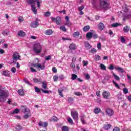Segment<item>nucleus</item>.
I'll use <instances>...</instances> for the list:
<instances>
[{
  "label": "nucleus",
  "instance_id": "11",
  "mask_svg": "<svg viewBox=\"0 0 131 131\" xmlns=\"http://www.w3.org/2000/svg\"><path fill=\"white\" fill-rule=\"evenodd\" d=\"M102 96L105 99H108V97L110 96V93L107 91H104L102 93Z\"/></svg>",
  "mask_w": 131,
  "mask_h": 131
},
{
  "label": "nucleus",
  "instance_id": "19",
  "mask_svg": "<svg viewBox=\"0 0 131 131\" xmlns=\"http://www.w3.org/2000/svg\"><path fill=\"white\" fill-rule=\"evenodd\" d=\"M94 112L95 114H99L101 112V108L99 107H96L94 110Z\"/></svg>",
  "mask_w": 131,
  "mask_h": 131
},
{
  "label": "nucleus",
  "instance_id": "5",
  "mask_svg": "<svg viewBox=\"0 0 131 131\" xmlns=\"http://www.w3.org/2000/svg\"><path fill=\"white\" fill-rule=\"evenodd\" d=\"M33 67H35V68H37V69H38V71H40V70H43L45 68V66L43 65H41L40 63H34L33 64Z\"/></svg>",
  "mask_w": 131,
  "mask_h": 131
},
{
  "label": "nucleus",
  "instance_id": "42",
  "mask_svg": "<svg viewBox=\"0 0 131 131\" xmlns=\"http://www.w3.org/2000/svg\"><path fill=\"white\" fill-rule=\"evenodd\" d=\"M118 26H119V24L117 23L112 24V27H117Z\"/></svg>",
  "mask_w": 131,
  "mask_h": 131
},
{
  "label": "nucleus",
  "instance_id": "32",
  "mask_svg": "<svg viewBox=\"0 0 131 131\" xmlns=\"http://www.w3.org/2000/svg\"><path fill=\"white\" fill-rule=\"evenodd\" d=\"M123 92L124 94L126 95V94H128V89H127L126 88H124L123 89Z\"/></svg>",
  "mask_w": 131,
  "mask_h": 131
},
{
  "label": "nucleus",
  "instance_id": "46",
  "mask_svg": "<svg viewBox=\"0 0 131 131\" xmlns=\"http://www.w3.org/2000/svg\"><path fill=\"white\" fill-rule=\"evenodd\" d=\"M68 101L69 102V103H71L72 102H73V98L71 97H69L68 98Z\"/></svg>",
  "mask_w": 131,
  "mask_h": 131
},
{
  "label": "nucleus",
  "instance_id": "63",
  "mask_svg": "<svg viewBox=\"0 0 131 131\" xmlns=\"http://www.w3.org/2000/svg\"><path fill=\"white\" fill-rule=\"evenodd\" d=\"M91 52L92 53H96V52H97V49L93 48L91 49Z\"/></svg>",
  "mask_w": 131,
  "mask_h": 131
},
{
  "label": "nucleus",
  "instance_id": "43",
  "mask_svg": "<svg viewBox=\"0 0 131 131\" xmlns=\"http://www.w3.org/2000/svg\"><path fill=\"white\" fill-rule=\"evenodd\" d=\"M84 9V6L82 5L79 7H78V11H82Z\"/></svg>",
  "mask_w": 131,
  "mask_h": 131
},
{
  "label": "nucleus",
  "instance_id": "52",
  "mask_svg": "<svg viewBox=\"0 0 131 131\" xmlns=\"http://www.w3.org/2000/svg\"><path fill=\"white\" fill-rule=\"evenodd\" d=\"M12 73H15L16 71V69H15V67H13L11 69Z\"/></svg>",
  "mask_w": 131,
  "mask_h": 131
},
{
  "label": "nucleus",
  "instance_id": "33",
  "mask_svg": "<svg viewBox=\"0 0 131 131\" xmlns=\"http://www.w3.org/2000/svg\"><path fill=\"white\" fill-rule=\"evenodd\" d=\"M42 80L41 78H40L39 79L36 78L33 79V81L36 83L41 82Z\"/></svg>",
  "mask_w": 131,
  "mask_h": 131
},
{
  "label": "nucleus",
  "instance_id": "35",
  "mask_svg": "<svg viewBox=\"0 0 131 131\" xmlns=\"http://www.w3.org/2000/svg\"><path fill=\"white\" fill-rule=\"evenodd\" d=\"M100 68L102 70H106V66H105L103 63L100 64Z\"/></svg>",
  "mask_w": 131,
  "mask_h": 131
},
{
  "label": "nucleus",
  "instance_id": "55",
  "mask_svg": "<svg viewBox=\"0 0 131 131\" xmlns=\"http://www.w3.org/2000/svg\"><path fill=\"white\" fill-rule=\"evenodd\" d=\"M74 95H75L76 96H80V95H81V93H80V92H74Z\"/></svg>",
  "mask_w": 131,
  "mask_h": 131
},
{
  "label": "nucleus",
  "instance_id": "21",
  "mask_svg": "<svg viewBox=\"0 0 131 131\" xmlns=\"http://www.w3.org/2000/svg\"><path fill=\"white\" fill-rule=\"evenodd\" d=\"M41 83H42L41 87L45 90H46L47 86H48V84H47V81H44L42 82Z\"/></svg>",
  "mask_w": 131,
  "mask_h": 131
},
{
  "label": "nucleus",
  "instance_id": "31",
  "mask_svg": "<svg viewBox=\"0 0 131 131\" xmlns=\"http://www.w3.org/2000/svg\"><path fill=\"white\" fill-rule=\"evenodd\" d=\"M77 78V75H75V74H72L71 79L72 80H75V79Z\"/></svg>",
  "mask_w": 131,
  "mask_h": 131
},
{
  "label": "nucleus",
  "instance_id": "10",
  "mask_svg": "<svg viewBox=\"0 0 131 131\" xmlns=\"http://www.w3.org/2000/svg\"><path fill=\"white\" fill-rule=\"evenodd\" d=\"M39 25L38 22L37 21H32L30 24L31 27L33 28H36Z\"/></svg>",
  "mask_w": 131,
  "mask_h": 131
},
{
  "label": "nucleus",
  "instance_id": "58",
  "mask_svg": "<svg viewBox=\"0 0 131 131\" xmlns=\"http://www.w3.org/2000/svg\"><path fill=\"white\" fill-rule=\"evenodd\" d=\"M52 119L54 121H58V118L56 117H53Z\"/></svg>",
  "mask_w": 131,
  "mask_h": 131
},
{
  "label": "nucleus",
  "instance_id": "29",
  "mask_svg": "<svg viewBox=\"0 0 131 131\" xmlns=\"http://www.w3.org/2000/svg\"><path fill=\"white\" fill-rule=\"evenodd\" d=\"M18 93L20 96H24V92L21 89L18 91Z\"/></svg>",
  "mask_w": 131,
  "mask_h": 131
},
{
  "label": "nucleus",
  "instance_id": "13",
  "mask_svg": "<svg viewBox=\"0 0 131 131\" xmlns=\"http://www.w3.org/2000/svg\"><path fill=\"white\" fill-rule=\"evenodd\" d=\"M84 43L85 45L86 50H90V49L92 48V46H91V45H90V43H89V42L85 41Z\"/></svg>",
  "mask_w": 131,
  "mask_h": 131
},
{
  "label": "nucleus",
  "instance_id": "45",
  "mask_svg": "<svg viewBox=\"0 0 131 131\" xmlns=\"http://www.w3.org/2000/svg\"><path fill=\"white\" fill-rule=\"evenodd\" d=\"M97 48L98 49V50L102 49V45H101V43H99L97 44Z\"/></svg>",
  "mask_w": 131,
  "mask_h": 131
},
{
  "label": "nucleus",
  "instance_id": "12",
  "mask_svg": "<svg viewBox=\"0 0 131 131\" xmlns=\"http://www.w3.org/2000/svg\"><path fill=\"white\" fill-rule=\"evenodd\" d=\"M104 28H105V26L103 23H100L98 25V29L99 30H104Z\"/></svg>",
  "mask_w": 131,
  "mask_h": 131
},
{
  "label": "nucleus",
  "instance_id": "40",
  "mask_svg": "<svg viewBox=\"0 0 131 131\" xmlns=\"http://www.w3.org/2000/svg\"><path fill=\"white\" fill-rule=\"evenodd\" d=\"M45 17H50L51 16V12L48 11L45 13Z\"/></svg>",
  "mask_w": 131,
  "mask_h": 131
},
{
  "label": "nucleus",
  "instance_id": "30",
  "mask_svg": "<svg viewBox=\"0 0 131 131\" xmlns=\"http://www.w3.org/2000/svg\"><path fill=\"white\" fill-rule=\"evenodd\" d=\"M69 48L70 50H75V44H71Z\"/></svg>",
  "mask_w": 131,
  "mask_h": 131
},
{
  "label": "nucleus",
  "instance_id": "48",
  "mask_svg": "<svg viewBox=\"0 0 131 131\" xmlns=\"http://www.w3.org/2000/svg\"><path fill=\"white\" fill-rule=\"evenodd\" d=\"M113 131H120V128L118 127H115L113 129Z\"/></svg>",
  "mask_w": 131,
  "mask_h": 131
},
{
  "label": "nucleus",
  "instance_id": "24",
  "mask_svg": "<svg viewBox=\"0 0 131 131\" xmlns=\"http://www.w3.org/2000/svg\"><path fill=\"white\" fill-rule=\"evenodd\" d=\"M59 28L60 30H62V31H63V32H66V31H67V29H66L65 26H61Z\"/></svg>",
  "mask_w": 131,
  "mask_h": 131
},
{
  "label": "nucleus",
  "instance_id": "18",
  "mask_svg": "<svg viewBox=\"0 0 131 131\" xmlns=\"http://www.w3.org/2000/svg\"><path fill=\"white\" fill-rule=\"evenodd\" d=\"M17 34L18 36H20V37L25 36V35H26V34L25 33V32H23V31H19L18 32Z\"/></svg>",
  "mask_w": 131,
  "mask_h": 131
},
{
  "label": "nucleus",
  "instance_id": "16",
  "mask_svg": "<svg viewBox=\"0 0 131 131\" xmlns=\"http://www.w3.org/2000/svg\"><path fill=\"white\" fill-rule=\"evenodd\" d=\"M31 10L32 11V12H33V13L36 15V14H37V9H36V8L35 7H34V5H32L31 6Z\"/></svg>",
  "mask_w": 131,
  "mask_h": 131
},
{
  "label": "nucleus",
  "instance_id": "60",
  "mask_svg": "<svg viewBox=\"0 0 131 131\" xmlns=\"http://www.w3.org/2000/svg\"><path fill=\"white\" fill-rule=\"evenodd\" d=\"M30 69L32 72H37L36 70L35 69H34L33 68H30Z\"/></svg>",
  "mask_w": 131,
  "mask_h": 131
},
{
  "label": "nucleus",
  "instance_id": "53",
  "mask_svg": "<svg viewBox=\"0 0 131 131\" xmlns=\"http://www.w3.org/2000/svg\"><path fill=\"white\" fill-rule=\"evenodd\" d=\"M121 41L122 43H124V42H125V39H124V37H121Z\"/></svg>",
  "mask_w": 131,
  "mask_h": 131
},
{
  "label": "nucleus",
  "instance_id": "2",
  "mask_svg": "<svg viewBox=\"0 0 131 131\" xmlns=\"http://www.w3.org/2000/svg\"><path fill=\"white\" fill-rule=\"evenodd\" d=\"M33 50L36 54H40L42 49L40 43H36L34 45Z\"/></svg>",
  "mask_w": 131,
  "mask_h": 131
},
{
  "label": "nucleus",
  "instance_id": "54",
  "mask_svg": "<svg viewBox=\"0 0 131 131\" xmlns=\"http://www.w3.org/2000/svg\"><path fill=\"white\" fill-rule=\"evenodd\" d=\"M108 69H110V70H114V67L113 65L111 64L108 68Z\"/></svg>",
  "mask_w": 131,
  "mask_h": 131
},
{
  "label": "nucleus",
  "instance_id": "47",
  "mask_svg": "<svg viewBox=\"0 0 131 131\" xmlns=\"http://www.w3.org/2000/svg\"><path fill=\"white\" fill-rule=\"evenodd\" d=\"M41 92H42V93H44V94H49L50 93V91L48 90H45L43 89H41Z\"/></svg>",
  "mask_w": 131,
  "mask_h": 131
},
{
  "label": "nucleus",
  "instance_id": "56",
  "mask_svg": "<svg viewBox=\"0 0 131 131\" xmlns=\"http://www.w3.org/2000/svg\"><path fill=\"white\" fill-rule=\"evenodd\" d=\"M3 35H8V31H3L2 32Z\"/></svg>",
  "mask_w": 131,
  "mask_h": 131
},
{
  "label": "nucleus",
  "instance_id": "27",
  "mask_svg": "<svg viewBox=\"0 0 131 131\" xmlns=\"http://www.w3.org/2000/svg\"><path fill=\"white\" fill-rule=\"evenodd\" d=\"M73 36L74 37H75V38H78V36H79V32H76L73 33Z\"/></svg>",
  "mask_w": 131,
  "mask_h": 131
},
{
  "label": "nucleus",
  "instance_id": "44",
  "mask_svg": "<svg viewBox=\"0 0 131 131\" xmlns=\"http://www.w3.org/2000/svg\"><path fill=\"white\" fill-rule=\"evenodd\" d=\"M100 58H101V57H100V56L96 55L95 60V61H99V60H100Z\"/></svg>",
  "mask_w": 131,
  "mask_h": 131
},
{
  "label": "nucleus",
  "instance_id": "61",
  "mask_svg": "<svg viewBox=\"0 0 131 131\" xmlns=\"http://www.w3.org/2000/svg\"><path fill=\"white\" fill-rule=\"evenodd\" d=\"M88 63H89V62L85 60L83 61V64L84 66H86V65H88Z\"/></svg>",
  "mask_w": 131,
  "mask_h": 131
},
{
  "label": "nucleus",
  "instance_id": "26",
  "mask_svg": "<svg viewBox=\"0 0 131 131\" xmlns=\"http://www.w3.org/2000/svg\"><path fill=\"white\" fill-rule=\"evenodd\" d=\"M63 24L67 26H71V23L70 20H66V21H64Z\"/></svg>",
  "mask_w": 131,
  "mask_h": 131
},
{
  "label": "nucleus",
  "instance_id": "64",
  "mask_svg": "<svg viewBox=\"0 0 131 131\" xmlns=\"http://www.w3.org/2000/svg\"><path fill=\"white\" fill-rule=\"evenodd\" d=\"M71 67H72V68H75V64L74 63H72L71 64Z\"/></svg>",
  "mask_w": 131,
  "mask_h": 131
},
{
  "label": "nucleus",
  "instance_id": "4",
  "mask_svg": "<svg viewBox=\"0 0 131 131\" xmlns=\"http://www.w3.org/2000/svg\"><path fill=\"white\" fill-rule=\"evenodd\" d=\"M27 3L29 4L30 5H31V4H35V3H37V8H40V4L42 3V1L41 0H27Z\"/></svg>",
  "mask_w": 131,
  "mask_h": 131
},
{
  "label": "nucleus",
  "instance_id": "15",
  "mask_svg": "<svg viewBox=\"0 0 131 131\" xmlns=\"http://www.w3.org/2000/svg\"><path fill=\"white\" fill-rule=\"evenodd\" d=\"M58 92L59 93V96H60L61 97H62V98H63V97H64V96L63 95V94H62V93H63V92H64V89H63V88H59L58 90Z\"/></svg>",
  "mask_w": 131,
  "mask_h": 131
},
{
  "label": "nucleus",
  "instance_id": "62",
  "mask_svg": "<svg viewBox=\"0 0 131 131\" xmlns=\"http://www.w3.org/2000/svg\"><path fill=\"white\" fill-rule=\"evenodd\" d=\"M52 71L53 72H54V73H56V72H57V69H56V68L53 67L52 68Z\"/></svg>",
  "mask_w": 131,
  "mask_h": 131
},
{
  "label": "nucleus",
  "instance_id": "22",
  "mask_svg": "<svg viewBox=\"0 0 131 131\" xmlns=\"http://www.w3.org/2000/svg\"><path fill=\"white\" fill-rule=\"evenodd\" d=\"M111 126L112 125L111 124H104L103 125V128H104V129H106V130H108V129H109V128H110Z\"/></svg>",
  "mask_w": 131,
  "mask_h": 131
},
{
  "label": "nucleus",
  "instance_id": "37",
  "mask_svg": "<svg viewBox=\"0 0 131 131\" xmlns=\"http://www.w3.org/2000/svg\"><path fill=\"white\" fill-rule=\"evenodd\" d=\"M9 71H4L3 73V75H4L5 76H9Z\"/></svg>",
  "mask_w": 131,
  "mask_h": 131
},
{
  "label": "nucleus",
  "instance_id": "9",
  "mask_svg": "<svg viewBox=\"0 0 131 131\" xmlns=\"http://www.w3.org/2000/svg\"><path fill=\"white\" fill-rule=\"evenodd\" d=\"M105 113L108 116H112L114 114L113 110L110 108H107L105 110Z\"/></svg>",
  "mask_w": 131,
  "mask_h": 131
},
{
  "label": "nucleus",
  "instance_id": "17",
  "mask_svg": "<svg viewBox=\"0 0 131 131\" xmlns=\"http://www.w3.org/2000/svg\"><path fill=\"white\" fill-rule=\"evenodd\" d=\"M86 37H87L88 39H91V38L93 37V33L91 32L87 33L86 34Z\"/></svg>",
  "mask_w": 131,
  "mask_h": 131
},
{
  "label": "nucleus",
  "instance_id": "3",
  "mask_svg": "<svg viewBox=\"0 0 131 131\" xmlns=\"http://www.w3.org/2000/svg\"><path fill=\"white\" fill-rule=\"evenodd\" d=\"M100 6L101 9H109V3L107 0H100Z\"/></svg>",
  "mask_w": 131,
  "mask_h": 131
},
{
  "label": "nucleus",
  "instance_id": "20",
  "mask_svg": "<svg viewBox=\"0 0 131 131\" xmlns=\"http://www.w3.org/2000/svg\"><path fill=\"white\" fill-rule=\"evenodd\" d=\"M45 34H46V35H51V34H53V30H47L45 31Z\"/></svg>",
  "mask_w": 131,
  "mask_h": 131
},
{
  "label": "nucleus",
  "instance_id": "51",
  "mask_svg": "<svg viewBox=\"0 0 131 131\" xmlns=\"http://www.w3.org/2000/svg\"><path fill=\"white\" fill-rule=\"evenodd\" d=\"M35 91L36 93H39V92H40V90L39 89V88H37V87H35Z\"/></svg>",
  "mask_w": 131,
  "mask_h": 131
},
{
  "label": "nucleus",
  "instance_id": "23",
  "mask_svg": "<svg viewBox=\"0 0 131 131\" xmlns=\"http://www.w3.org/2000/svg\"><path fill=\"white\" fill-rule=\"evenodd\" d=\"M129 26H125L123 28L124 32H128V31H129Z\"/></svg>",
  "mask_w": 131,
  "mask_h": 131
},
{
  "label": "nucleus",
  "instance_id": "1",
  "mask_svg": "<svg viewBox=\"0 0 131 131\" xmlns=\"http://www.w3.org/2000/svg\"><path fill=\"white\" fill-rule=\"evenodd\" d=\"M9 97V93L3 89H0V101L5 102L6 98Z\"/></svg>",
  "mask_w": 131,
  "mask_h": 131
},
{
  "label": "nucleus",
  "instance_id": "38",
  "mask_svg": "<svg viewBox=\"0 0 131 131\" xmlns=\"http://www.w3.org/2000/svg\"><path fill=\"white\" fill-rule=\"evenodd\" d=\"M24 20V18H23V17L22 16H19L18 17V21L20 23H22V22H23V21Z\"/></svg>",
  "mask_w": 131,
  "mask_h": 131
},
{
  "label": "nucleus",
  "instance_id": "14",
  "mask_svg": "<svg viewBox=\"0 0 131 131\" xmlns=\"http://www.w3.org/2000/svg\"><path fill=\"white\" fill-rule=\"evenodd\" d=\"M115 69H116V70H118V71H119V72H120L121 73H123V72H124V69L119 67H115Z\"/></svg>",
  "mask_w": 131,
  "mask_h": 131
},
{
  "label": "nucleus",
  "instance_id": "28",
  "mask_svg": "<svg viewBox=\"0 0 131 131\" xmlns=\"http://www.w3.org/2000/svg\"><path fill=\"white\" fill-rule=\"evenodd\" d=\"M113 75L114 77V78L116 80H120V78H119V76L116 75L114 73H113Z\"/></svg>",
  "mask_w": 131,
  "mask_h": 131
},
{
  "label": "nucleus",
  "instance_id": "36",
  "mask_svg": "<svg viewBox=\"0 0 131 131\" xmlns=\"http://www.w3.org/2000/svg\"><path fill=\"white\" fill-rule=\"evenodd\" d=\"M16 130H22V127L20 125H18L16 126Z\"/></svg>",
  "mask_w": 131,
  "mask_h": 131
},
{
  "label": "nucleus",
  "instance_id": "39",
  "mask_svg": "<svg viewBox=\"0 0 131 131\" xmlns=\"http://www.w3.org/2000/svg\"><path fill=\"white\" fill-rule=\"evenodd\" d=\"M25 114H29L30 113V110H29L28 108H26L25 110Z\"/></svg>",
  "mask_w": 131,
  "mask_h": 131
},
{
  "label": "nucleus",
  "instance_id": "34",
  "mask_svg": "<svg viewBox=\"0 0 131 131\" xmlns=\"http://www.w3.org/2000/svg\"><path fill=\"white\" fill-rule=\"evenodd\" d=\"M62 131H69V129L68 128V127L66 126H63L61 129Z\"/></svg>",
  "mask_w": 131,
  "mask_h": 131
},
{
  "label": "nucleus",
  "instance_id": "25",
  "mask_svg": "<svg viewBox=\"0 0 131 131\" xmlns=\"http://www.w3.org/2000/svg\"><path fill=\"white\" fill-rule=\"evenodd\" d=\"M90 26H85L83 28V31H85V32L89 31V30H90Z\"/></svg>",
  "mask_w": 131,
  "mask_h": 131
},
{
  "label": "nucleus",
  "instance_id": "41",
  "mask_svg": "<svg viewBox=\"0 0 131 131\" xmlns=\"http://www.w3.org/2000/svg\"><path fill=\"white\" fill-rule=\"evenodd\" d=\"M68 121L69 123H71V124H73V120H72V119H71V118H69L68 119Z\"/></svg>",
  "mask_w": 131,
  "mask_h": 131
},
{
  "label": "nucleus",
  "instance_id": "49",
  "mask_svg": "<svg viewBox=\"0 0 131 131\" xmlns=\"http://www.w3.org/2000/svg\"><path fill=\"white\" fill-rule=\"evenodd\" d=\"M14 113H19V109H15L12 113V114H14Z\"/></svg>",
  "mask_w": 131,
  "mask_h": 131
},
{
  "label": "nucleus",
  "instance_id": "8",
  "mask_svg": "<svg viewBox=\"0 0 131 131\" xmlns=\"http://www.w3.org/2000/svg\"><path fill=\"white\" fill-rule=\"evenodd\" d=\"M51 19L53 22H55L57 25H60L61 24V17L59 16H58L56 18L52 17Z\"/></svg>",
  "mask_w": 131,
  "mask_h": 131
},
{
  "label": "nucleus",
  "instance_id": "57",
  "mask_svg": "<svg viewBox=\"0 0 131 131\" xmlns=\"http://www.w3.org/2000/svg\"><path fill=\"white\" fill-rule=\"evenodd\" d=\"M92 37L93 38H98V35H97V34H92Z\"/></svg>",
  "mask_w": 131,
  "mask_h": 131
},
{
  "label": "nucleus",
  "instance_id": "50",
  "mask_svg": "<svg viewBox=\"0 0 131 131\" xmlns=\"http://www.w3.org/2000/svg\"><path fill=\"white\" fill-rule=\"evenodd\" d=\"M52 59V57L50 55H49L48 56H47L45 58V60H46V61H49V60H51Z\"/></svg>",
  "mask_w": 131,
  "mask_h": 131
},
{
  "label": "nucleus",
  "instance_id": "59",
  "mask_svg": "<svg viewBox=\"0 0 131 131\" xmlns=\"http://www.w3.org/2000/svg\"><path fill=\"white\" fill-rule=\"evenodd\" d=\"M58 77L57 76H54L53 77V79L55 81H57V80H58Z\"/></svg>",
  "mask_w": 131,
  "mask_h": 131
},
{
  "label": "nucleus",
  "instance_id": "6",
  "mask_svg": "<svg viewBox=\"0 0 131 131\" xmlns=\"http://www.w3.org/2000/svg\"><path fill=\"white\" fill-rule=\"evenodd\" d=\"M71 114L74 120H78V113L77 112V111L73 110L72 111V110H71Z\"/></svg>",
  "mask_w": 131,
  "mask_h": 131
},
{
  "label": "nucleus",
  "instance_id": "7",
  "mask_svg": "<svg viewBox=\"0 0 131 131\" xmlns=\"http://www.w3.org/2000/svg\"><path fill=\"white\" fill-rule=\"evenodd\" d=\"M20 58H21V56L19 55V53L17 52H15L13 55L12 59L14 63H16L17 62V60H20Z\"/></svg>",
  "mask_w": 131,
  "mask_h": 131
}]
</instances>
